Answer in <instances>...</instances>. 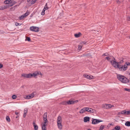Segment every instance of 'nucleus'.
Wrapping results in <instances>:
<instances>
[{
    "mask_svg": "<svg viewBox=\"0 0 130 130\" xmlns=\"http://www.w3.org/2000/svg\"><path fill=\"white\" fill-rule=\"evenodd\" d=\"M47 118V113L45 112L44 113L43 116L44 121L42 125V130H47L46 123L48 122Z\"/></svg>",
    "mask_w": 130,
    "mask_h": 130,
    "instance_id": "nucleus-1",
    "label": "nucleus"
},
{
    "mask_svg": "<svg viewBox=\"0 0 130 130\" xmlns=\"http://www.w3.org/2000/svg\"><path fill=\"white\" fill-rule=\"evenodd\" d=\"M62 121L61 117L60 116H59L57 118V122L58 127L60 129H61L62 128Z\"/></svg>",
    "mask_w": 130,
    "mask_h": 130,
    "instance_id": "nucleus-2",
    "label": "nucleus"
},
{
    "mask_svg": "<svg viewBox=\"0 0 130 130\" xmlns=\"http://www.w3.org/2000/svg\"><path fill=\"white\" fill-rule=\"evenodd\" d=\"M113 60H112L110 61V63L115 68H117L118 67L119 64L118 62H117L115 61V58H113Z\"/></svg>",
    "mask_w": 130,
    "mask_h": 130,
    "instance_id": "nucleus-3",
    "label": "nucleus"
},
{
    "mask_svg": "<svg viewBox=\"0 0 130 130\" xmlns=\"http://www.w3.org/2000/svg\"><path fill=\"white\" fill-rule=\"evenodd\" d=\"M127 68L125 64L123 66L119 65L118 68L119 70L122 71H124L126 70Z\"/></svg>",
    "mask_w": 130,
    "mask_h": 130,
    "instance_id": "nucleus-4",
    "label": "nucleus"
},
{
    "mask_svg": "<svg viewBox=\"0 0 130 130\" xmlns=\"http://www.w3.org/2000/svg\"><path fill=\"white\" fill-rule=\"evenodd\" d=\"M120 81L123 83H126L129 82V80L124 76Z\"/></svg>",
    "mask_w": 130,
    "mask_h": 130,
    "instance_id": "nucleus-5",
    "label": "nucleus"
},
{
    "mask_svg": "<svg viewBox=\"0 0 130 130\" xmlns=\"http://www.w3.org/2000/svg\"><path fill=\"white\" fill-rule=\"evenodd\" d=\"M30 29L31 31L35 32H38L39 31V28L36 27H31L30 28Z\"/></svg>",
    "mask_w": 130,
    "mask_h": 130,
    "instance_id": "nucleus-6",
    "label": "nucleus"
},
{
    "mask_svg": "<svg viewBox=\"0 0 130 130\" xmlns=\"http://www.w3.org/2000/svg\"><path fill=\"white\" fill-rule=\"evenodd\" d=\"M85 108L86 111H87L90 113H93L95 111L94 109H93L91 108L88 107H85Z\"/></svg>",
    "mask_w": 130,
    "mask_h": 130,
    "instance_id": "nucleus-7",
    "label": "nucleus"
},
{
    "mask_svg": "<svg viewBox=\"0 0 130 130\" xmlns=\"http://www.w3.org/2000/svg\"><path fill=\"white\" fill-rule=\"evenodd\" d=\"M37 74L36 73H33L32 74L30 73L27 74V78H30L33 77H35L37 75Z\"/></svg>",
    "mask_w": 130,
    "mask_h": 130,
    "instance_id": "nucleus-8",
    "label": "nucleus"
},
{
    "mask_svg": "<svg viewBox=\"0 0 130 130\" xmlns=\"http://www.w3.org/2000/svg\"><path fill=\"white\" fill-rule=\"evenodd\" d=\"M28 14V12H27L26 13L20 17L19 18V19L20 20H22L24 19V18L25 17L27 16Z\"/></svg>",
    "mask_w": 130,
    "mask_h": 130,
    "instance_id": "nucleus-9",
    "label": "nucleus"
},
{
    "mask_svg": "<svg viewBox=\"0 0 130 130\" xmlns=\"http://www.w3.org/2000/svg\"><path fill=\"white\" fill-rule=\"evenodd\" d=\"M34 96V94L33 93H32L30 94L27 95L26 96V98L28 99H29L32 98Z\"/></svg>",
    "mask_w": 130,
    "mask_h": 130,
    "instance_id": "nucleus-10",
    "label": "nucleus"
},
{
    "mask_svg": "<svg viewBox=\"0 0 130 130\" xmlns=\"http://www.w3.org/2000/svg\"><path fill=\"white\" fill-rule=\"evenodd\" d=\"M102 121H99L96 119H94L92 121V123L93 124H96Z\"/></svg>",
    "mask_w": 130,
    "mask_h": 130,
    "instance_id": "nucleus-11",
    "label": "nucleus"
},
{
    "mask_svg": "<svg viewBox=\"0 0 130 130\" xmlns=\"http://www.w3.org/2000/svg\"><path fill=\"white\" fill-rule=\"evenodd\" d=\"M33 125L34 128V130H38V126L35 123V121H33Z\"/></svg>",
    "mask_w": 130,
    "mask_h": 130,
    "instance_id": "nucleus-12",
    "label": "nucleus"
},
{
    "mask_svg": "<svg viewBox=\"0 0 130 130\" xmlns=\"http://www.w3.org/2000/svg\"><path fill=\"white\" fill-rule=\"evenodd\" d=\"M27 108H25L24 111V114L23 115V117L25 118L26 116V115L27 112Z\"/></svg>",
    "mask_w": 130,
    "mask_h": 130,
    "instance_id": "nucleus-13",
    "label": "nucleus"
},
{
    "mask_svg": "<svg viewBox=\"0 0 130 130\" xmlns=\"http://www.w3.org/2000/svg\"><path fill=\"white\" fill-rule=\"evenodd\" d=\"M123 76H124L119 74L117 75V78L119 81H120V80L122 79V78L123 77Z\"/></svg>",
    "mask_w": 130,
    "mask_h": 130,
    "instance_id": "nucleus-14",
    "label": "nucleus"
},
{
    "mask_svg": "<svg viewBox=\"0 0 130 130\" xmlns=\"http://www.w3.org/2000/svg\"><path fill=\"white\" fill-rule=\"evenodd\" d=\"M86 111L85 107H84L82 109L79 111V112L80 114H82Z\"/></svg>",
    "mask_w": 130,
    "mask_h": 130,
    "instance_id": "nucleus-15",
    "label": "nucleus"
},
{
    "mask_svg": "<svg viewBox=\"0 0 130 130\" xmlns=\"http://www.w3.org/2000/svg\"><path fill=\"white\" fill-rule=\"evenodd\" d=\"M90 118L88 117H85L84 118V121L85 122H87L88 121H89Z\"/></svg>",
    "mask_w": 130,
    "mask_h": 130,
    "instance_id": "nucleus-16",
    "label": "nucleus"
},
{
    "mask_svg": "<svg viewBox=\"0 0 130 130\" xmlns=\"http://www.w3.org/2000/svg\"><path fill=\"white\" fill-rule=\"evenodd\" d=\"M82 35L81 33L80 32H79L78 33L74 34L75 37L76 38H78L79 37Z\"/></svg>",
    "mask_w": 130,
    "mask_h": 130,
    "instance_id": "nucleus-17",
    "label": "nucleus"
},
{
    "mask_svg": "<svg viewBox=\"0 0 130 130\" xmlns=\"http://www.w3.org/2000/svg\"><path fill=\"white\" fill-rule=\"evenodd\" d=\"M12 2V1L11 0H6L4 2V3L5 4H8Z\"/></svg>",
    "mask_w": 130,
    "mask_h": 130,
    "instance_id": "nucleus-18",
    "label": "nucleus"
},
{
    "mask_svg": "<svg viewBox=\"0 0 130 130\" xmlns=\"http://www.w3.org/2000/svg\"><path fill=\"white\" fill-rule=\"evenodd\" d=\"M119 114H125L126 115V110H124L121 111L120 112H119Z\"/></svg>",
    "mask_w": 130,
    "mask_h": 130,
    "instance_id": "nucleus-19",
    "label": "nucleus"
},
{
    "mask_svg": "<svg viewBox=\"0 0 130 130\" xmlns=\"http://www.w3.org/2000/svg\"><path fill=\"white\" fill-rule=\"evenodd\" d=\"M16 3V2L14 1L13 2H12V3H9L10 4L8 5V6H7L8 8L12 6L13 5L15 4Z\"/></svg>",
    "mask_w": 130,
    "mask_h": 130,
    "instance_id": "nucleus-20",
    "label": "nucleus"
},
{
    "mask_svg": "<svg viewBox=\"0 0 130 130\" xmlns=\"http://www.w3.org/2000/svg\"><path fill=\"white\" fill-rule=\"evenodd\" d=\"M120 129V127L119 126H117L115 127V128L112 130H119Z\"/></svg>",
    "mask_w": 130,
    "mask_h": 130,
    "instance_id": "nucleus-21",
    "label": "nucleus"
},
{
    "mask_svg": "<svg viewBox=\"0 0 130 130\" xmlns=\"http://www.w3.org/2000/svg\"><path fill=\"white\" fill-rule=\"evenodd\" d=\"M103 107L105 109H107V104H104L102 105Z\"/></svg>",
    "mask_w": 130,
    "mask_h": 130,
    "instance_id": "nucleus-22",
    "label": "nucleus"
},
{
    "mask_svg": "<svg viewBox=\"0 0 130 130\" xmlns=\"http://www.w3.org/2000/svg\"><path fill=\"white\" fill-rule=\"evenodd\" d=\"M125 125L126 126H130V122L127 121L125 123Z\"/></svg>",
    "mask_w": 130,
    "mask_h": 130,
    "instance_id": "nucleus-23",
    "label": "nucleus"
},
{
    "mask_svg": "<svg viewBox=\"0 0 130 130\" xmlns=\"http://www.w3.org/2000/svg\"><path fill=\"white\" fill-rule=\"evenodd\" d=\"M112 107H114L113 105H111L110 104H107V109H109Z\"/></svg>",
    "mask_w": 130,
    "mask_h": 130,
    "instance_id": "nucleus-24",
    "label": "nucleus"
},
{
    "mask_svg": "<svg viewBox=\"0 0 130 130\" xmlns=\"http://www.w3.org/2000/svg\"><path fill=\"white\" fill-rule=\"evenodd\" d=\"M105 127L103 125H101L100 127V128L99 130H103V129Z\"/></svg>",
    "mask_w": 130,
    "mask_h": 130,
    "instance_id": "nucleus-25",
    "label": "nucleus"
},
{
    "mask_svg": "<svg viewBox=\"0 0 130 130\" xmlns=\"http://www.w3.org/2000/svg\"><path fill=\"white\" fill-rule=\"evenodd\" d=\"M67 103L69 104H73L74 103V102L72 101H69Z\"/></svg>",
    "mask_w": 130,
    "mask_h": 130,
    "instance_id": "nucleus-26",
    "label": "nucleus"
},
{
    "mask_svg": "<svg viewBox=\"0 0 130 130\" xmlns=\"http://www.w3.org/2000/svg\"><path fill=\"white\" fill-rule=\"evenodd\" d=\"M94 78V77L92 75H89L88 79H91Z\"/></svg>",
    "mask_w": 130,
    "mask_h": 130,
    "instance_id": "nucleus-27",
    "label": "nucleus"
},
{
    "mask_svg": "<svg viewBox=\"0 0 130 130\" xmlns=\"http://www.w3.org/2000/svg\"><path fill=\"white\" fill-rule=\"evenodd\" d=\"M37 0H32L31 1V4H34L35 3Z\"/></svg>",
    "mask_w": 130,
    "mask_h": 130,
    "instance_id": "nucleus-28",
    "label": "nucleus"
},
{
    "mask_svg": "<svg viewBox=\"0 0 130 130\" xmlns=\"http://www.w3.org/2000/svg\"><path fill=\"white\" fill-rule=\"evenodd\" d=\"M1 7L2 10L6 9L8 8L7 6H2Z\"/></svg>",
    "mask_w": 130,
    "mask_h": 130,
    "instance_id": "nucleus-29",
    "label": "nucleus"
},
{
    "mask_svg": "<svg viewBox=\"0 0 130 130\" xmlns=\"http://www.w3.org/2000/svg\"><path fill=\"white\" fill-rule=\"evenodd\" d=\"M6 120L8 122H10V119L9 116H7L6 117Z\"/></svg>",
    "mask_w": 130,
    "mask_h": 130,
    "instance_id": "nucleus-30",
    "label": "nucleus"
},
{
    "mask_svg": "<svg viewBox=\"0 0 130 130\" xmlns=\"http://www.w3.org/2000/svg\"><path fill=\"white\" fill-rule=\"evenodd\" d=\"M125 64L126 66L127 67V66H130V62H126L125 63Z\"/></svg>",
    "mask_w": 130,
    "mask_h": 130,
    "instance_id": "nucleus-31",
    "label": "nucleus"
},
{
    "mask_svg": "<svg viewBox=\"0 0 130 130\" xmlns=\"http://www.w3.org/2000/svg\"><path fill=\"white\" fill-rule=\"evenodd\" d=\"M83 76L86 78L88 79L89 75L87 74H84Z\"/></svg>",
    "mask_w": 130,
    "mask_h": 130,
    "instance_id": "nucleus-32",
    "label": "nucleus"
},
{
    "mask_svg": "<svg viewBox=\"0 0 130 130\" xmlns=\"http://www.w3.org/2000/svg\"><path fill=\"white\" fill-rule=\"evenodd\" d=\"M17 5H15L13 7H12L10 9L11 10H14L15 9V7H16Z\"/></svg>",
    "mask_w": 130,
    "mask_h": 130,
    "instance_id": "nucleus-33",
    "label": "nucleus"
},
{
    "mask_svg": "<svg viewBox=\"0 0 130 130\" xmlns=\"http://www.w3.org/2000/svg\"><path fill=\"white\" fill-rule=\"evenodd\" d=\"M23 76L27 78V74H24L22 75Z\"/></svg>",
    "mask_w": 130,
    "mask_h": 130,
    "instance_id": "nucleus-34",
    "label": "nucleus"
},
{
    "mask_svg": "<svg viewBox=\"0 0 130 130\" xmlns=\"http://www.w3.org/2000/svg\"><path fill=\"white\" fill-rule=\"evenodd\" d=\"M44 8L45 10H47L48 9V8L47 7V4H46L45 5Z\"/></svg>",
    "mask_w": 130,
    "mask_h": 130,
    "instance_id": "nucleus-35",
    "label": "nucleus"
},
{
    "mask_svg": "<svg viewBox=\"0 0 130 130\" xmlns=\"http://www.w3.org/2000/svg\"><path fill=\"white\" fill-rule=\"evenodd\" d=\"M17 97V96L15 95H13L12 96V98L13 99H15Z\"/></svg>",
    "mask_w": 130,
    "mask_h": 130,
    "instance_id": "nucleus-36",
    "label": "nucleus"
},
{
    "mask_svg": "<svg viewBox=\"0 0 130 130\" xmlns=\"http://www.w3.org/2000/svg\"><path fill=\"white\" fill-rule=\"evenodd\" d=\"M123 1L122 0H121L120 1L119 0H117V2L118 4H119L120 3L122 2Z\"/></svg>",
    "mask_w": 130,
    "mask_h": 130,
    "instance_id": "nucleus-37",
    "label": "nucleus"
},
{
    "mask_svg": "<svg viewBox=\"0 0 130 130\" xmlns=\"http://www.w3.org/2000/svg\"><path fill=\"white\" fill-rule=\"evenodd\" d=\"M124 90L126 91H127L129 92H130V89H128L127 88H125Z\"/></svg>",
    "mask_w": 130,
    "mask_h": 130,
    "instance_id": "nucleus-38",
    "label": "nucleus"
},
{
    "mask_svg": "<svg viewBox=\"0 0 130 130\" xmlns=\"http://www.w3.org/2000/svg\"><path fill=\"white\" fill-rule=\"evenodd\" d=\"M82 47V45H79L78 46V49L79 50H80Z\"/></svg>",
    "mask_w": 130,
    "mask_h": 130,
    "instance_id": "nucleus-39",
    "label": "nucleus"
},
{
    "mask_svg": "<svg viewBox=\"0 0 130 130\" xmlns=\"http://www.w3.org/2000/svg\"><path fill=\"white\" fill-rule=\"evenodd\" d=\"M15 25L16 26H18L21 25V24L17 22H16L15 23Z\"/></svg>",
    "mask_w": 130,
    "mask_h": 130,
    "instance_id": "nucleus-40",
    "label": "nucleus"
},
{
    "mask_svg": "<svg viewBox=\"0 0 130 130\" xmlns=\"http://www.w3.org/2000/svg\"><path fill=\"white\" fill-rule=\"evenodd\" d=\"M130 114V110L128 111H126V115Z\"/></svg>",
    "mask_w": 130,
    "mask_h": 130,
    "instance_id": "nucleus-41",
    "label": "nucleus"
},
{
    "mask_svg": "<svg viewBox=\"0 0 130 130\" xmlns=\"http://www.w3.org/2000/svg\"><path fill=\"white\" fill-rule=\"evenodd\" d=\"M127 20L128 21H130V16H128L127 18Z\"/></svg>",
    "mask_w": 130,
    "mask_h": 130,
    "instance_id": "nucleus-42",
    "label": "nucleus"
},
{
    "mask_svg": "<svg viewBox=\"0 0 130 130\" xmlns=\"http://www.w3.org/2000/svg\"><path fill=\"white\" fill-rule=\"evenodd\" d=\"M123 59H122V60H121V61H120L118 62L119 64L120 63H123Z\"/></svg>",
    "mask_w": 130,
    "mask_h": 130,
    "instance_id": "nucleus-43",
    "label": "nucleus"
},
{
    "mask_svg": "<svg viewBox=\"0 0 130 130\" xmlns=\"http://www.w3.org/2000/svg\"><path fill=\"white\" fill-rule=\"evenodd\" d=\"M106 58L107 59L108 61H110V58L109 57H107Z\"/></svg>",
    "mask_w": 130,
    "mask_h": 130,
    "instance_id": "nucleus-44",
    "label": "nucleus"
},
{
    "mask_svg": "<svg viewBox=\"0 0 130 130\" xmlns=\"http://www.w3.org/2000/svg\"><path fill=\"white\" fill-rule=\"evenodd\" d=\"M108 55V54L107 53H105L103 54L102 56H107Z\"/></svg>",
    "mask_w": 130,
    "mask_h": 130,
    "instance_id": "nucleus-45",
    "label": "nucleus"
},
{
    "mask_svg": "<svg viewBox=\"0 0 130 130\" xmlns=\"http://www.w3.org/2000/svg\"><path fill=\"white\" fill-rule=\"evenodd\" d=\"M27 40L28 41H29L30 40V38L29 37H27Z\"/></svg>",
    "mask_w": 130,
    "mask_h": 130,
    "instance_id": "nucleus-46",
    "label": "nucleus"
},
{
    "mask_svg": "<svg viewBox=\"0 0 130 130\" xmlns=\"http://www.w3.org/2000/svg\"><path fill=\"white\" fill-rule=\"evenodd\" d=\"M45 14V12H42L41 13V14L42 15H44Z\"/></svg>",
    "mask_w": 130,
    "mask_h": 130,
    "instance_id": "nucleus-47",
    "label": "nucleus"
},
{
    "mask_svg": "<svg viewBox=\"0 0 130 130\" xmlns=\"http://www.w3.org/2000/svg\"><path fill=\"white\" fill-rule=\"evenodd\" d=\"M3 67V65L2 64H0V69L2 68Z\"/></svg>",
    "mask_w": 130,
    "mask_h": 130,
    "instance_id": "nucleus-48",
    "label": "nucleus"
},
{
    "mask_svg": "<svg viewBox=\"0 0 130 130\" xmlns=\"http://www.w3.org/2000/svg\"><path fill=\"white\" fill-rule=\"evenodd\" d=\"M45 10H45V9L44 8V9H43V10H42V12H44Z\"/></svg>",
    "mask_w": 130,
    "mask_h": 130,
    "instance_id": "nucleus-49",
    "label": "nucleus"
},
{
    "mask_svg": "<svg viewBox=\"0 0 130 130\" xmlns=\"http://www.w3.org/2000/svg\"><path fill=\"white\" fill-rule=\"evenodd\" d=\"M15 114L17 115L19 114V113L17 112H15Z\"/></svg>",
    "mask_w": 130,
    "mask_h": 130,
    "instance_id": "nucleus-50",
    "label": "nucleus"
},
{
    "mask_svg": "<svg viewBox=\"0 0 130 130\" xmlns=\"http://www.w3.org/2000/svg\"><path fill=\"white\" fill-rule=\"evenodd\" d=\"M2 10V8L1 7H0V10Z\"/></svg>",
    "mask_w": 130,
    "mask_h": 130,
    "instance_id": "nucleus-51",
    "label": "nucleus"
},
{
    "mask_svg": "<svg viewBox=\"0 0 130 130\" xmlns=\"http://www.w3.org/2000/svg\"><path fill=\"white\" fill-rule=\"evenodd\" d=\"M31 0H27V2H29V1H30Z\"/></svg>",
    "mask_w": 130,
    "mask_h": 130,
    "instance_id": "nucleus-52",
    "label": "nucleus"
},
{
    "mask_svg": "<svg viewBox=\"0 0 130 130\" xmlns=\"http://www.w3.org/2000/svg\"><path fill=\"white\" fill-rule=\"evenodd\" d=\"M88 130H91L90 129H88Z\"/></svg>",
    "mask_w": 130,
    "mask_h": 130,
    "instance_id": "nucleus-53",
    "label": "nucleus"
},
{
    "mask_svg": "<svg viewBox=\"0 0 130 130\" xmlns=\"http://www.w3.org/2000/svg\"><path fill=\"white\" fill-rule=\"evenodd\" d=\"M83 43H84V44H85V43H84V42H83Z\"/></svg>",
    "mask_w": 130,
    "mask_h": 130,
    "instance_id": "nucleus-54",
    "label": "nucleus"
},
{
    "mask_svg": "<svg viewBox=\"0 0 130 130\" xmlns=\"http://www.w3.org/2000/svg\"><path fill=\"white\" fill-rule=\"evenodd\" d=\"M129 0V1L130 2V0ZM129 8H130V6Z\"/></svg>",
    "mask_w": 130,
    "mask_h": 130,
    "instance_id": "nucleus-55",
    "label": "nucleus"
},
{
    "mask_svg": "<svg viewBox=\"0 0 130 130\" xmlns=\"http://www.w3.org/2000/svg\"><path fill=\"white\" fill-rule=\"evenodd\" d=\"M129 75H130V73H129Z\"/></svg>",
    "mask_w": 130,
    "mask_h": 130,
    "instance_id": "nucleus-56",
    "label": "nucleus"
},
{
    "mask_svg": "<svg viewBox=\"0 0 130 130\" xmlns=\"http://www.w3.org/2000/svg\"><path fill=\"white\" fill-rule=\"evenodd\" d=\"M129 38H130V37H129Z\"/></svg>",
    "mask_w": 130,
    "mask_h": 130,
    "instance_id": "nucleus-57",
    "label": "nucleus"
},
{
    "mask_svg": "<svg viewBox=\"0 0 130 130\" xmlns=\"http://www.w3.org/2000/svg\"><path fill=\"white\" fill-rule=\"evenodd\" d=\"M11 1H12V0H11Z\"/></svg>",
    "mask_w": 130,
    "mask_h": 130,
    "instance_id": "nucleus-58",
    "label": "nucleus"
}]
</instances>
